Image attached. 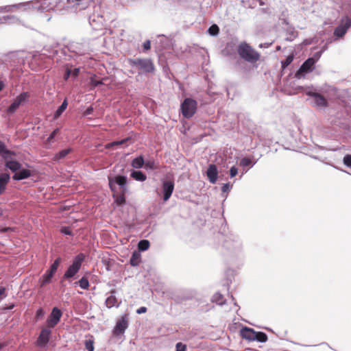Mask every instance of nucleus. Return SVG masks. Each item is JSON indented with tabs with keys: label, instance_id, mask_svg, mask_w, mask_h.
I'll return each mask as SVG.
<instances>
[{
	"label": "nucleus",
	"instance_id": "obj_1",
	"mask_svg": "<svg viewBox=\"0 0 351 351\" xmlns=\"http://www.w3.org/2000/svg\"><path fill=\"white\" fill-rule=\"evenodd\" d=\"M223 247L226 251V260L230 265L238 268L243 265L245 258L243 242L238 235L227 236L223 243Z\"/></svg>",
	"mask_w": 351,
	"mask_h": 351
},
{
	"label": "nucleus",
	"instance_id": "obj_2",
	"mask_svg": "<svg viewBox=\"0 0 351 351\" xmlns=\"http://www.w3.org/2000/svg\"><path fill=\"white\" fill-rule=\"evenodd\" d=\"M16 156L14 151L9 150L5 144L0 141V156L5 162V169L10 170L14 174L20 170L22 165L12 158Z\"/></svg>",
	"mask_w": 351,
	"mask_h": 351
},
{
	"label": "nucleus",
	"instance_id": "obj_3",
	"mask_svg": "<svg viewBox=\"0 0 351 351\" xmlns=\"http://www.w3.org/2000/svg\"><path fill=\"white\" fill-rule=\"evenodd\" d=\"M129 65L138 71V74L146 75L155 71V66L150 58H130L128 60Z\"/></svg>",
	"mask_w": 351,
	"mask_h": 351
},
{
	"label": "nucleus",
	"instance_id": "obj_4",
	"mask_svg": "<svg viewBox=\"0 0 351 351\" xmlns=\"http://www.w3.org/2000/svg\"><path fill=\"white\" fill-rule=\"evenodd\" d=\"M237 53L241 58L250 63H255L260 59V53L245 41L238 45Z\"/></svg>",
	"mask_w": 351,
	"mask_h": 351
},
{
	"label": "nucleus",
	"instance_id": "obj_5",
	"mask_svg": "<svg viewBox=\"0 0 351 351\" xmlns=\"http://www.w3.org/2000/svg\"><path fill=\"white\" fill-rule=\"evenodd\" d=\"M108 184L112 192L114 193L117 192V188L116 185L119 186L121 191L123 193H125L128 191L127 184L128 178L123 175H115L114 176H108Z\"/></svg>",
	"mask_w": 351,
	"mask_h": 351
},
{
	"label": "nucleus",
	"instance_id": "obj_6",
	"mask_svg": "<svg viewBox=\"0 0 351 351\" xmlns=\"http://www.w3.org/2000/svg\"><path fill=\"white\" fill-rule=\"evenodd\" d=\"M197 109V101L190 97L185 98L180 104L181 113L186 119L191 118L195 114Z\"/></svg>",
	"mask_w": 351,
	"mask_h": 351
},
{
	"label": "nucleus",
	"instance_id": "obj_7",
	"mask_svg": "<svg viewBox=\"0 0 351 351\" xmlns=\"http://www.w3.org/2000/svg\"><path fill=\"white\" fill-rule=\"evenodd\" d=\"M40 3V0H38L36 2L29 1L25 3H19L13 5L0 6V12H12L14 11V9H21L23 8L24 10H27L29 8L30 5H32L34 9H36L40 11H43L45 8L41 6Z\"/></svg>",
	"mask_w": 351,
	"mask_h": 351
},
{
	"label": "nucleus",
	"instance_id": "obj_8",
	"mask_svg": "<svg viewBox=\"0 0 351 351\" xmlns=\"http://www.w3.org/2000/svg\"><path fill=\"white\" fill-rule=\"evenodd\" d=\"M62 262V258L60 257H58L53 261V263L50 265L49 268L45 272V274L42 276V279L40 280V287H43L46 285H48L52 282V278H53L55 274L57 271V269Z\"/></svg>",
	"mask_w": 351,
	"mask_h": 351
},
{
	"label": "nucleus",
	"instance_id": "obj_9",
	"mask_svg": "<svg viewBox=\"0 0 351 351\" xmlns=\"http://www.w3.org/2000/svg\"><path fill=\"white\" fill-rule=\"evenodd\" d=\"M351 27V19L348 16L343 17L334 29L333 35L336 39L342 38Z\"/></svg>",
	"mask_w": 351,
	"mask_h": 351
},
{
	"label": "nucleus",
	"instance_id": "obj_10",
	"mask_svg": "<svg viewBox=\"0 0 351 351\" xmlns=\"http://www.w3.org/2000/svg\"><path fill=\"white\" fill-rule=\"evenodd\" d=\"M315 64L311 60V59L307 58L295 72V77L297 79L304 78L306 74L314 70Z\"/></svg>",
	"mask_w": 351,
	"mask_h": 351
},
{
	"label": "nucleus",
	"instance_id": "obj_11",
	"mask_svg": "<svg viewBox=\"0 0 351 351\" xmlns=\"http://www.w3.org/2000/svg\"><path fill=\"white\" fill-rule=\"evenodd\" d=\"M62 316L61 310L56 306L53 307L47 319V327L54 328L60 322Z\"/></svg>",
	"mask_w": 351,
	"mask_h": 351
},
{
	"label": "nucleus",
	"instance_id": "obj_12",
	"mask_svg": "<svg viewBox=\"0 0 351 351\" xmlns=\"http://www.w3.org/2000/svg\"><path fill=\"white\" fill-rule=\"evenodd\" d=\"M174 182L170 180H162V197L164 202H167L171 197L174 190Z\"/></svg>",
	"mask_w": 351,
	"mask_h": 351
},
{
	"label": "nucleus",
	"instance_id": "obj_13",
	"mask_svg": "<svg viewBox=\"0 0 351 351\" xmlns=\"http://www.w3.org/2000/svg\"><path fill=\"white\" fill-rule=\"evenodd\" d=\"M51 328H43L36 340L38 347L45 348L47 346L51 335Z\"/></svg>",
	"mask_w": 351,
	"mask_h": 351
},
{
	"label": "nucleus",
	"instance_id": "obj_14",
	"mask_svg": "<svg viewBox=\"0 0 351 351\" xmlns=\"http://www.w3.org/2000/svg\"><path fill=\"white\" fill-rule=\"evenodd\" d=\"M88 22L93 29L99 30L104 26L105 19L101 14L93 13L88 16Z\"/></svg>",
	"mask_w": 351,
	"mask_h": 351
},
{
	"label": "nucleus",
	"instance_id": "obj_15",
	"mask_svg": "<svg viewBox=\"0 0 351 351\" xmlns=\"http://www.w3.org/2000/svg\"><path fill=\"white\" fill-rule=\"evenodd\" d=\"M306 95L314 99V104L319 108H326L328 106V102L326 97L319 93L313 90L306 92Z\"/></svg>",
	"mask_w": 351,
	"mask_h": 351
},
{
	"label": "nucleus",
	"instance_id": "obj_16",
	"mask_svg": "<svg viewBox=\"0 0 351 351\" xmlns=\"http://www.w3.org/2000/svg\"><path fill=\"white\" fill-rule=\"evenodd\" d=\"M128 327V322L125 316H122L116 323L112 332L114 336H119L125 332Z\"/></svg>",
	"mask_w": 351,
	"mask_h": 351
},
{
	"label": "nucleus",
	"instance_id": "obj_17",
	"mask_svg": "<svg viewBox=\"0 0 351 351\" xmlns=\"http://www.w3.org/2000/svg\"><path fill=\"white\" fill-rule=\"evenodd\" d=\"M34 175V171L29 169L23 168L22 166L19 170V171L15 172V173L12 176V179L14 181H21L23 180L28 179Z\"/></svg>",
	"mask_w": 351,
	"mask_h": 351
},
{
	"label": "nucleus",
	"instance_id": "obj_18",
	"mask_svg": "<svg viewBox=\"0 0 351 351\" xmlns=\"http://www.w3.org/2000/svg\"><path fill=\"white\" fill-rule=\"evenodd\" d=\"M68 50L77 56L84 55L86 51V46L80 43H71L68 45Z\"/></svg>",
	"mask_w": 351,
	"mask_h": 351
},
{
	"label": "nucleus",
	"instance_id": "obj_19",
	"mask_svg": "<svg viewBox=\"0 0 351 351\" xmlns=\"http://www.w3.org/2000/svg\"><path fill=\"white\" fill-rule=\"evenodd\" d=\"M207 178L211 184H215L218 179V169L215 164H210L206 172Z\"/></svg>",
	"mask_w": 351,
	"mask_h": 351
},
{
	"label": "nucleus",
	"instance_id": "obj_20",
	"mask_svg": "<svg viewBox=\"0 0 351 351\" xmlns=\"http://www.w3.org/2000/svg\"><path fill=\"white\" fill-rule=\"evenodd\" d=\"M10 180V175L9 173H0V195L5 193L7 184Z\"/></svg>",
	"mask_w": 351,
	"mask_h": 351
},
{
	"label": "nucleus",
	"instance_id": "obj_21",
	"mask_svg": "<svg viewBox=\"0 0 351 351\" xmlns=\"http://www.w3.org/2000/svg\"><path fill=\"white\" fill-rule=\"evenodd\" d=\"M79 271L80 269L70 265L67 269L66 270L65 273L64 274L61 282H62L64 280H70L71 278H75L76 274L79 272Z\"/></svg>",
	"mask_w": 351,
	"mask_h": 351
},
{
	"label": "nucleus",
	"instance_id": "obj_22",
	"mask_svg": "<svg viewBox=\"0 0 351 351\" xmlns=\"http://www.w3.org/2000/svg\"><path fill=\"white\" fill-rule=\"evenodd\" d=\"M241 333L243 339L248 341H254L256 331L253 328L245 326L241 330Z\"/></svg>",
	"mask_w": 351,
	"mask_h": 351
},
{
	"label": "nucleus",
	"instance_id": "obj_23",
	"mask_svg": "<svg viewBox=\"0 0 351 351\" xmlns=\"http://www.w3.org/2000/svg\"><path fill=\"white\" fill-rule=\"evenodd\" d=\"M80 70V68H74L72 69L69 67H66L64 74V80H68L70 77L75 80L79 75Z\"/></svg>",
	"mask_w": 351,
	"mask_h": 351
},
{
	"label": "nucleus",
	"instance_id": "obj_24",
	"mask_svg": "<svg viewBox=\"0 0 351 351\" xmlns=\"http://www.w3.org/2000/svg\"><path fill=\"white\" fill-rule=\"evenodd\" d=\"M117 291L115 289H112L110 291V296H108L106 300V304L108 308H112L114 306L118 307L119 304H116L117 298H116Z\"/></svg>",
	"mask_w": 351,
	"mask_h": 351
},
{
	"label": "nucleus",
	"instance_id": "obj_25",
	"mask_svg": "<svg viewBox=\"0 0 351 351\" xmlns=\"http://www.w3.org/2000/svg\"><path fill=\"white\" fill-rule=\"evenodd\" d=\"M132 137L128 136L119 141H114L106 145V149L114 148L117 146H121L127 144L128 142H131Z\"/></svg>",
	"mask_w": 351,
	"mask_h": 351
},
{
	"label": "nucleus",
	"instance_id": "obj_26",
	"mask_svg": "<svg viewBox=\"0 0 351 351\" xmlns=\"http://www.w3.org/2000/svg\"><path fill=\"white\" fill-rule=\"evenodd\" d=\"M130 176L134 180L139 182H143L147 179L146 174L140 170H132Z\"/></svg>",
	"mask_w": 351,
	"mask_h": 351
},
{
	"label": "nucleus",
	"instance_id": "obj_27",
	"mask_svg": "<svg viewBox=\"0 0 351 351\" xmlns=\"http://www.w3.org/2000/svg\"><path fill=\"white\" fill-rule=\"evenodd\" d=\"M141 260V254L136 250L134 251L130 258V264L132 267H136L139 265Z\"/></svg>",
	"mask_w": 351,
	"mask_h": 351
},
{
	"label": "nucleus",
	"instance_id": "obj_28",
	"mask_svg": "<svg viewBox=\"0 0 351 351\" xmlns=\"http://www.w3.org/2000/svg\"><path fill=\"white\" fill-rule=\"evenodd\" d=\"M145 159L143 155L134 158L131 162V166L136 169H139L144 166Z\"/></svg>",
	"mask_w": 351,
	"mask_h": 351
},
{
	"label": "nucleus",
	"instance_id": "obj_29",
	"mask_svg": "<svg viewBox=\"0 0 351 351\" xmlns=\"http://www.w3.org/2000/svg\"><path fill=\"white\" fill-rule=\"evenodd\" d=\"M60 129L59 128H57L51 132V134L45 142V147L46 148H49L51 144L55 141L56 137L57 134L60 133Z\"/></svg>",
	"mask_w": 351,
	"mask_h": 351
},
{
	"label": "nucleus",
	"instance_id": "obj_30",
	"mask_svg": "<svg viewBox=\"0 0 351 351\" xmlns=\"http://www.w3.org/2000/svg\"><path fill=\"white\" fill-rule=\"evenodd\" d=\"M68 106V101L66 99H64L60 106L58 108V109L55 111L53 114V119H58L64 112V111L66 109Z\"/></svg>",
	"mask_w": 351,
	"mask_h": 351
},
{
	"label": "nucleus",
	"instance_id": "obj_31",
	"mask_svg": "<svg viewBox=\"0 0 351 351\" xmlns=\"http://www.w3.org/2000/svg\"><path fill=\"white\" fill-rule=\"evenodd\" d=\"M85 258L86 256L84 255V254L80 253L74 257L71 265L80 269L82 264L84 261Z\"/></svg>",
	"mask_w": 351,
	"mask_h": 351
},
{
	"label": "nucleus",
	"instance_id": "obj_32",
	"mask_svg": "<svg viewBox=\"0 0 351 351\" xmlns=\"http://www.w3.org/2000/svg\"><path fill=\"white\" fill-rule=\"evenodd\" d=\"M150 246V242L147 239H142L139 241L138 243V250L137 252H139L140 253L141 252H145L149 248Z\"/></svg>",
	"mask_w": 351,
	"mask_h": 351
},
{
	"label": "nucleus",
	"instance_id": "obj_33",
	"mask_svg": "<svg viewBox=\"0 0 351 351\" xmlns=\"http://www.w3.org/2000/svg\"><path fill=\"white\" fill-rule=\"evenodd\" d=\"M73 152V149L71 147L62 149L60 152H58L57 154H56L54 156L55 160H61L64 158L69 154Z\"/></svg>",
	"mask_w": 351,
	"mask_h": 351
},
{
	"label": "nucleus",
	"instance_id": "obj_34",
	"mask_svg": "<svg viewBox=\"0 0 351 351\" xmlns=\"http://www.w3.org/2000/svg\"><path fill=\"white\" fill-rule=\"evenodd\" d=\"M75 284L84 290L88 289L90 287L88 279L86 276L82 277L77 282H75Z\"/></svg>",
	"mask_w": 351,
	"mask_h": 351
},
{
	"label": "nucleus",
	"instance_id": "obj_35",
	"mask_svg": "<svg viewBox=\"0 0 351 351\" xmlns=\"http://www.w3.org/2000/svg\"><path fill=\"white\" fill-rule=\"evenodd\" d=\"M30 95L28 92H22L14 99V100H16L19 104L21 105L27 101Z\"/></svg>",
	"mask_w": 351,
	"mask_h": 351
},
{
	"label": "nucleus",
	"instance_id": "obj_36",
	"mask_svg": "<svg viewBox=\"0 0 351 351\" xmlns=\"http://www.w3.org/2000/svg\"><path fill=\"white\" fill-rule=\"evenodd\" d=\"M254 341L260 342V343H265L267 341L268 337L265 332H261V331H256L255 336L254 337Z\"/></svg>",
	"mask_w": 351,
	"mask_h": 351
},
{
	"label": "nucleus",
	"instance_id": "obj_37",
	"mask_svg": "<svg viewBox=\"0 0 351 351\" xmlns=\"http://www.w3.org/2000/svg\"><path fill=\"white\" fill-rule=\"evenodd\" d=\"M257 161L258 159L253 161L249 157H244L240 160L239 165L242 167H252L257 162Z\"/></svg>",
	"mask_w": 351,
	"mask_h": 351
},
{
	"label": "nucleus",
	"instance_id": "obj_38",
	"mask_svg": "<svg viewBox=\"0 0 351 351\" xmlns=\"http://www.w3.org/2000/svg\"><path fill=\"white\" fill-rule=\"evenodd\" d=\"M223 295L221 293L217 292L213 295L211 301L213 302H216L217 304L220 306H222L225 304V300H223Z\"/></svg>",
	"mask_w": 351,
	"mask_h": 351
},
{
	"label": "nucleus",
	"instance_id": "obj_39",
	"mask_svg": "<svg viewBox=\"0 0 351 351\" xmlns=\"http://www.w3.org/2000/svg\"><path fill=\"white\" fill-rule=\"evenodd\" d=\"M235 271L232 269H228L225 271V277L226 280V285L229 287V284L231 283L234 279Z\"/></svg>",
	"mask_w": 351,
	"mask_h": 351
},
{
	"label": "nucleus",
	"instance_id": "obj_40",
	"mask_svg": "<svg viewBox=\"0 0 351 351\" xmlns=\"http://www.w3.org/2000/svg\"><path fill=\"white\" fill-rule=\"evenodd\" d=\"M219 31H220L219 27L217 24H213L207 29L208 34L210 36H213V37L217 36L219 34Z\"/></svg>",
	"mask_w": 351,
	"mask_h": 351
},
{
	"label": "nucleus",
	"instance_id": "obj_41",
	"mask_svg": "<svg viewBox=\"0 0 351 351\" xmlns=\"http://www.w3.org/2000/svg\"><path fill=\"white\" fill-rule=\"evenodd\" d=\"M144 166L147 170H155L158 167L154 160L152 158L145 160Z\"/></svg>",
	"mask_w": 351,
	"mask_h": 351
},
{
	"label": "nucleus",
	"instance_id": "obj_42",
	"mask_svg": "<svg viewBox=\"0 0 351 351\" xmlns=\"http://www.w3.org/2000/svg\"><path fill=\"white\" fill-rule=\"evenodd\" d=\"M20 106L21 105L19 104V103L16 102V100H14L12 101V103L7 108V113L9 114H14L17 110V109L19 108Z\"/></svg>",
	"mask_w": 351,
	"mask_h": 351
},
{
	"label": "nucleus",
	"instance_id": "obj_43",
	"mask_svg": "<svg viewBox=\"0 0 351 351\" xmlns=\"http://www.w3.org/2000/svg\"><path fill=\"white\" fill-rule=\"evenodd\" d=\"M294 59L293 55H289L285 60L281 61V66L282 70H284L286 67H287L289 64H291Z\"/></svg>",
	"mask_w": 351,
	"mask_h": 351
},
{
	"label": "nucleus",
	"instance_id": "obj_44",
	"mask_svg": "<svg viewBox=\"0 0 351 351\" xmlns=\"http://www.w3.org/2000/svg\"><path fill=\"white\" fill-rule=\"evenodd\" d=\"M9 16H14L15 19H8L7 24L11 25V24H21L24 27H29L27 25H26L19 18H18L15 15H8Z\"/></svg>",
	"mask_w": 351,
	"mask_h": 351
},
{
	"label": "nucleus",
	"instance_id": "obj_45",
	"mask_svg": "<svg viewBox=\"0 0 351 351\" xmlns=\"http://www.w3.org/2000/svg\"><path fill=\"white\" fill-rule=\"evenodd\" d=\"M95 77L96 76L94 75L90 78V85L91 86L92 88L104 84L103 80H96Z\"/></svg>",
	"mask_w": 351,
	"mask_h": 351
},
{
	"label": "nucleus",
	"instance_id": "obj_46",
	"mask_svg": "<svg viewBox=\"0 0 351 351\" xmlns=\"http://www.w3.org/2000/svg\"><path fill=\"white\" fill-rule=\"evenodd\" d=\"M343 165L349 168H351V154H346L343 158Z\"/></svg>",
	"mask_w": 351,
	"mask_h": 351
},
{
	"label": "nucleus",
	"instance_id": "obj_47",
	"mask_svg": "<svg viewBox=\"0 0 351 351\" xmlns=\"http://www.w3.org/2000/svg\"><path fill=\"white\" fill-rule=\"evenodd\" d=\"M60 232L63 235L73 236V232L69 226H63L60 229Z\"/></svg>",
	"mask_w": 351,
	"mask_h": 351
},
{
	"label": "nucleus",
	"instance_id": "obj_48",
	"mask_svg": "<svg viewBox=\"0 0 351 351\" xmlns=\"http://www.w3.org/2000/svg\"><path fill=\"white\" fill-rule=\"evenodd\" d=\"M125 193H123L121 191V195H119L118 197H116V199H115V202L117 204H123L125 203Z\"/></svg>",
	"mask_w": 351,
	"mask_h": 351
},
{
	"label": "nucleus",
	"instance_id": "obj_49",
	"mask_svg": "<svg viewBox=\"0 0 351 351\" xmlns=\"http://www.w3.org/2000/svg\"><path fill=\"white\" fill-rule=\"evenodd\" d=\"M85 348L88 351H93L95 348L93 341L90 339L86 340Z\"/></svg>",
	"mask_w": 351,
	"mask_h": 351
},
{
	"label": "nucleus",
	"instance_id": "obj_50",
	"mask_svg": "<svg viewBox=\"0 0 351 351\" xmlns=\"http://www.w3.org/2000/svg\"><path fill=\"white\" fill-rule=\"evenodd\" d=\"M45 314V311H44V309L43 308H39L36 312L35 318L36 321L42 319L44 317Z\"/></svg>",
	"mask_w": 351,
	"mask_h": 351
},
{
	"label": "nucleus",
	"instance_id": "obj_51",
	"mask_svg": "<svg viewBox=\"0 0 351 351\" xmlns=\"http://www.w3.org/2000/svg\"><path fill=\"white\" fill-rule=\"evenodd\" d=\"M322 53H323L321 51H317L313 54L312 57L308 58V59H311V60L313 61V62L315 64L319 60Z\"/></svg>",
	"mask_w": 351,
	"mask_h": 351
},
{
	"label": "nucleus",
	"instance_id": "obj_52",
	"mask_svg": "<svg viewBox=\"0 0 351 351\" xmlns=\"http://www.w3.org/2000/svg\"><path fill=\"white\" fill-rule=\"evenodd\" d=\"M176 351H186V346L182 342L176 344Z\"/></svg>",
	"mask_w": 351,
	"mask_h": 351
},
{
	"label": "nucleus",
	"instance_id": "obj_53",
	"mask_svg": "<svg viewBox=\"0 0 351 351\" xmlns=\"http://www.w3.org/2000/svg\"><path fill=\"white\" fill-rule=\"evenodd\" d=\"M232 185L230 182H227L223 184L221 186V191L223 193H228L232 189Z\"/></svg>",
	"mask_w": 351,
	"mask_h": 351
},
{
	"label": "nucleus",
	"instance_id": "obj_54",
	"mask_svg": "<svg viewBox=\"0 0 351 351\" xmlns=\"http://www.w3.org/2000/svg\"><path fill=\"white\" fill-rule=\"evenodd\" d=\"M230 177L231 178L235 177L238 173V168L236 166H232L230 169Z\"/></svg>",
	"mask_w": 351,
	"mask_h": 351
},
{
	"label": "nucleus",
	"instance_id": "obj_55",
	"mask_svg": "<svg viewBox=\"0 0 351 351\" xmlns=\"http://www.w3.org/2000/svg\"><path fill=\"white\" fill-rule=\"evenodd\" d=\"M150 48H151V41L149 40H145L143 43V51H149L150 49Z\"/></svg>",
	"mask_w": 351,
	"mask_h": 351
},
{
	"label": "nucleus",
	"instance_id": "obj_56",
	"mask_svg": "<svg viewBox=\"0 0 351 351\" xmlns=\"http://www.w3.org/2000/svg\"><path fill=\"white\" fill-rule=\"evenodd\" d=\"M93 111L94 108H93V106H90L86 108V110L83 112V116L86 117L88 115H90L93 112Z\"/></svg>",
	"mask_w": 351,
	"mask_h": 351
},
{
	"label": "nucleus",
	"instance_id": "obj_57",
	"mask_svg": "<svg viewBox=\"0 0 351 351\" xmlns=\"http://www.w3.org/2000/svg\"><path fill=\"white\" fill-rule=\"evenodd\" d=\"M8 19H15L14 16H3L0 18V24H7Z\"/></svg>",
	"mask_w": 351,
	"mask_h": 351
},
{
	"label": "nucleus",
	"instance_id": "obj_58",
	"mask_svg": "<svg viewBox=\"0 0 351 351\" xmlns=\"http://www.w3.org/2000/svg\"><path fill=\"white\" fill-rule=\"evenodd\" d=\"M14 230V228L12 227H3L0 228V232L1 233H7L10 232H13Z\"/></svg>",
	"mask_w": 351,
	"mask_h": 351
},
{
	"label": "nucleus",
	"instance_id": "obj_59",
	"mask_svg": "<svg viewBox=\"0 0 351 351\" xmlns=\"http://www.w3.org/2000/svg\"><path fill=\"white\" fill-rule=\"evenodd\" d=\"M147 311V307L145 306H141L140 308H138L137 310H136V313L137 314H143V313H146Z\"/></svg>",
	"mask_w": 351,
	"mask_h": 351
},
{
	"label": "nucleus",
	"instance_id": "obj_60",
	"mask_svg": "<svg viewBox=\"0 0 351 351\" xmlns=\"http://www.w3.org/2000/svg\"><path fill=\"white\" fill-rule=\"evenodd\" d=\"M5 82L0 80V93L5 88Z\"/></svg>",
	"mask_w": 351,
	"mask_h": 351
},
{
	"label": "nucleus",
	"instance_id": "obj_61",
	"mask_svg": "<svg viewBox=\"0 0 351 351\" xmlns=\"http://www.w3.org/2000/svg\"><path fill=\"white\" fill-rule=\"evenodd\" d=\"M5 289L4 287H0V298L5 296Z\"/></svg>",
	"mask_w": 351,
	"mask_h": 351
},
{
	"label": "nucleus",
	"instance_id": "obj_62",
	"mask_svg": "<svg viewBox=\"0 0 351 351\" xmlns=\"http://www.w3.org/2000/svg\"><path fill=\"white\" fill-rule=\"evenodd\" d=\"M328 48V45H327V44H324L322 47V49L320 50L321 51H322V53H324L325 51H326Z\"/></svg>",
	"mask_w": 351,
	"mask_h": 351
},
{
	"label": "nucleus",
	"instance_id": "obj_63",
	"mask_svg": "<svg viewBox=\"0 0 351 351\" xmlns=\"http://www.w3.org/2000/svg\"><path fill=\"white\" fill-rule=\"evenodd\" d=\"M6 346H7V343L5 342L0 343V350H1Z\"/></svg>",
	"mask_w": 351,
	"mask_h": 351
},
{
	"label": "nucleus",
	"instance_id": "obj_64",
	"mask_svg": "<svg viewBox=\"0 0 351 351\" xmlns=\"http://www.w3.org/2000/svg\"><path fill=\"white\" fill-rule=\"evenodd\" d=\"M332 38H328L326 41V44H327V45H328L329 44H330L332 42Z\"/></svg>",
	"mask_w": 351,
	"mask_h": 351
}]
</instances>
